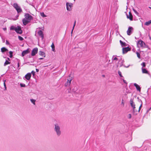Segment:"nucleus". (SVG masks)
<instances>
[{
  "instance_id": "20e7f679",
  "label": "nucleus",
  "mask_w": 151,
  "mask_h": 151,
  "mask_svg": "<svg viewBox=\"0 0 151 151\" xmlns=\"http://www.w3.org/2000/svg\"><path fill=\"white\" fill-rule=\"evenodd\" d=\"M69 78L68 79L67 81L65 83V87H68L70 86L71 84V81L73 78L70 77V75L69 76Z\"/></svg>"
},
{
  "instance_id": "5fc2aeb1",
  "label": "nucleus",
  "mask_w": 151,
  "mask_h": 151,
  "mask_svg": "<svg viewBox=\"0 0 151 151\" xmlns=\"http://www.w3.org/2000/svg\"><path fill=\"white\" fill-rule=\"evenodd\" d=\"M7 59H8V60H10V59H9V58H7Z\"/></svg>"
},
{
  "instance_id": "13d9d810",
  "label": "nucleus",
  "mask_w": 151,
  "mask_h": 151,
  "mask_svg": "<svg viewBox=\"0 0 151 151\" xmlns=\"http://www.w3.org/2000/svg\"><path fill=\"white\" fill-rule=\"evenodd\" d=\"M151 109V108L150 109Z\"/></svg>"
},
{
  "instance_id": "864d4df0",
  "label": "nucleus",
  "mask_w": 151,
  "mask_h": 151,
  "mask_svg": "<svg viewBox=\"0 0 151 151\" xmlns=\"http://www.w3.org/2000/svg\"><path fill=\"white\" fill-rule=\"evenodd\" d=\"M38 29H42V28H41V27H39L38 28Z\"/></svg>"
},
{
  "instance_id": "7ed1b4c3",
  "label": "nucleus",
  "mask_w": 151,
  "mask_h": 151,
  "mask_svg": "<svg viewBox=\"0 0 151 151\" xmlns=\"http://www.w3.org/2000/svg\"><path fill=\"white\" fill-rule=\"evenodd\" d=\"M13 6L14 8H15L16 10L18 13L21 12L22 11V9L19 6H18L17 3H15L14 4Z\"/></svg>"
},
{
  "instance_id": "603ef678",
  "label": "nucleus",
  "mask_w": 151,
  "mask_h": 151,
  "mask_svg": "<svg viewBox=\"0 0 151 151\" xmlns=\"http://www.w3.org/2000/svg\"><path fill=\"white\" fill-rule=\"evenodd\" d=\"M19 14H18L17 15V17H18L19 16Z\"/></svg>"
},
{
  "instance_id": "6e6d98bb",
  "label": "nucleus",
  "mask_w": 151,
  "mask_h": 151,
  "mask_svg": "<svg viewBox=\"0 0 151 151\" xmlns=\"http://www.w3.org/2000/svg\"><path fill=\"white\" fill-rule=\"evenodd\" d=\"M47 66H48L47 65V66H44L43 67H45Z\"/></svg>"
},
{
  "instance_id": "bb28decb",
  "label": "nucleus",
  "mask_w": 151,
  "mask_h": 151,
  "mask_svg": "<svg viewBox=\"0 0 151 151\" xmlns=\"http://www.w3.org/2000/svg\"><path fill=\"white\" fill-rule=\"evenodd\" d=\"M112 59V60H119L118 58L115 57L114 56H113Z\"/></svg>"
},
{
  "instance_id": "4468645a",
  "label": "nucleus",
  "mask_w": 151,
  "mask_h": 151,
  "mask_svg": "<svg viewBox=\"0 0 151 151\" xmlns=\"http://www.w3.org/2000/svg\"><path fill=\"white\" fill-rule=\"evenodd\" d=\"M38 35L42 38V40L44 38V34L42 30H40L38 32Z\"/></svg>"
},
{
  "instance_id": "c9c22d12",
  "label": "nucleus",
  "mask_w": 151,
  "mask_h": 151,
  "mask_svg": "<svg viewBox=\"0 0 151 151\" xmlns=\"http://www.w3.org/2000/svg\"><path fill=\"white\" fill-rule=\"evenodd\" d=\"M141 65L142 66V67H145L146 66L145 63L143 62L141 64Z\"/></svg>"
},
{
  "instance_id": "cd10ccee",
  "label": "nucleus",
  "mask_w": 151,
  "mask_h": 151,
  "mask_svg": "<svg viewBox=\"0 0 151 151\" xmlns=\"http://www.w3.org/2000/svg\"><path fill=\"white\" fill-rule=\"evenodd\" d=\"M10 63V62H9V61H8L7 60H6L5 62L4 63V66H5L6 65H8Z\"/></svg>"
},
{
  "instance_id": "b1692460",
  "label": "nucleus",
  "mask_w": 151,
  "mask_h": 151,
  "mask_svg": "<svg viewBox=\"0 0 151 151\" xmlns=\"http://www.w3.org/2000/svg\"><path fill=\"white\" fill-rule=\"evenodd\" d=\"M51 47L52 48V50L53 51L55 52V46L53 42L52 43V44L51 45Z\"/></svg>"
},
{
  "instance_id": "79ce46f5",
  "label": "nucleus",
  "mask_w": 151,
  "mask_h": 151,
  "mask_svg": "<svg viewBox=\"0 0 151 151\" xmlns=\"http://www.w3.org/2000/svg\"><path fill=\"white\" fill-rule=\"evenodd\" d=\"M31 73L34 76L35 75V72L34 71H32L31 72Z\"/></svg>"
},
{
  "instance_id": "f3484780",
  "label": "nucleus",
  "mask_w": 151,
  "mask_h": 151,
  "mask_svg": "<svg viewBox=\"0 0 151 151\" xmlns=\"http://www.w3.org/2000/svg\"><path fill=\"white\" fill-rule=\"evenodd\" d=\"M123 60H119V61L118 62V65H117V67H121L122 65H123Z\"/></svg>"
},
{
  "instance_id": "f704fd0d",
  "label": "nucleus",
  "mask_w": 151,
  "mask_h": 151,
  "mask_svg": "<svg viewBox=\"0 0 151 151\" xmlns=\"http://www.w3.org/2000/svg\"><path fill=\"white\" fill-rule=\"evenodd\" d=\"M140 101L141 102V104L140 105V106L139 107V111H139L140 110V109H141V107L142 106V101Z\"/></svg>"
},
{
  "instance_id": "5701e85b",
  "label": "nucleus",
  "mask_w": 151,
  "mask_h": 151,
  "mask_svg": "<svg viewBox=\"0 0 151 151\" xmlns=\"http://www.w3.org/2000/svg\"><path fill=\"white\" fill-rule=\"evenodd\" d=\"M151 24V20H150L148 22H146L145 23V25L146 26H148Z\"/></svg>"
},
{
  "instance_id": "a211bd4d",
  "label": "nucleus",
  "mask_w": 151,
  "mask_h": 151,
  "mask_svg": "<svg viewBox=\"0 0 151 151\" xmlns=\"http://www.w3.org/2000/svg\"><path fill=\"white\" fill-rule=\"evenodd\" d=\"M78 88V87L77 86H74V88L72 89V92L74 93H75Z\"/></svg>"
},
{
  "instance_id": "39448f33",
  "label": "nucleus",
  "mask_w": 151,
  "mask_h": 151,
  "mask_svg": "<svg viewBox=\"0 0 151 151\" xmlns=\"http://www.w3.org/2000/svg\"><path fill=\"white\" fill-rule=\"evenodd\" d=\"M137 44L139 47H145V43L142 40L138 41Z\"/></svg>"
},
{
  "instance_id": "a878e982",
  "label": "nucleus",
  "mask_w": 151,
  "mask_h": 151,
  "mask_svg": "<svg viewBox=\"0 0 151 151\" xmlns=\"http://www.w3.org/2000/svg\"><path fill=\"white\" fill-rule=\"evenodd\" d=\"M17 27H15L14 26H11L10 28V29L11 30H14L15 31V29Z\"/></svg>"
},
{
  "instance_id": "f257e3e1",
  "label": "nucleus",
  "mask_w": 151,
  "mask_h": 151,
  "mask_svg": "<svg viewBox=\"0 0 151 151\" xmlns=\"http://www.w3.org/2000/svg\"><path fill=\"white\" fill-rule=\"evenodd\" d=\"M25 18L22 20L23 24L26 25L33 19L32 17L28 13H26L24 15Z\"/></svg>"
},
{
  "instance_id": "9b49d317",
  "label": "nucleus",
  "mask_w": 151,
  "mask_h": 151,
  "mask_svg": "<svg viewBox=\"0 0 151 151\" xmlns=\"http://www.w3.org/2000/svg\"><path fill=\"white\" fill-rule=\"evenodd\" d=\"M133 30V28L132 27H128V29L127 31V34L130 35L132 33V31Z\"/></svg>"
},
{
  "instance_id": "4c0bfd02",
  "label": "nucleus",
  "mask_w": 151,
  "mask_h": 151,
  "mask_svg": "<svg viewBox=\"0 0 151 151\" xmlns=\"http://www.w3.org/2000/svg\"><path fill=\"white\" fill-rule=\"evenodd\" d=\"M133 10L134 11V13L135 14H136L137 15L139 14L134 9H133Z\"/></svg>"
},
{
  "instance_id": "3c124183",
  "label": "nucleus",
  "mask_w": 151,
  "mask_h": 151,
  "mask_svg": "<svg viewBox=\"0 0 151 151\" xmlns=\"http://www.w3.org/2000/svg\"><path fill=\"white\" fill-rule=\"evenodd\" d=\"M43 59V58H40L39 59V60H40V59Z\"/></svg>"
},
{
  "instance_id": "c85d7f7f",
  "label": "nucleus",
  "mask_w": 151,
  "mask_h": 151,
  "mask_svg": "<svg viewBox=\"0 0 151 151\" xmlns=\"http://www.w3.org/2000/svg\"><path fill=\"white\" fill-rule=\"evenodd\" d=\"M40 15L43 17H46V16L44 14V12L40 13Z\"/></svg>"
},
{
  "instance_id": "a19ab883",
  "label": "nucleus",
  "mask_w": 151,
  "mask_h": 151,
  "mask_svg": "<svg viewBox=\"0 0 151 151\" xmlns=\"http://www.w3.org/2000/svg\"><path fill=\"white\" fill-rule=\"evenodd\" d=\"M5 81H6V80H4V88H5V90H6V84L5 83Z\"/></svg>"
},
{
  "instance_id": "4d7b16f0",
  "label": "nucleus",
  "mask_w": 151,
  "mask_h": 151,
  "mask_svg": "<svg viewBox=\"0 0 151 151\" xmlns=\"http://www.w3.org/2000/svg\"><path fill=\"white\" fill-rule=\"evenodd\" d=\"M149 7V8H150V9H151V7Z\"/></svg>"
},
{
  "instance_id": "ddd939ff",
  "label": "nucleus",
  "mask_w": 151,
  "mask_h": 151,
  "mask_svg": "<svg viewBox=\"0 0 151 151\" xmlns=\"http://www.w3.org/2000/svg\"><path fill=\"white\" fill-rule=\"evenodd\" d=\"M31 76V73H28L25 75V78L27 80H29L30 79Z\"/></svg>"
},
{
  "instance_id": "aec40b11",
  "label": "nucleus",
  "mask_w": 151,
  "mask_h": 151,
  "mask_svg": "<svg viewBox=\"0 0 151 151\" xmlns=\"http://www.w3.org/2000/svg\"><path fill=\"white\" fill-rule=\"evenodd\" d=\"M119 42L122 47H125L127 46V44L125 42H123L121 40H120Z\"/></svg>"
},
{
  "instance_id": "a18cd8bd",
  "label": "nucleus",
  "mask_w": 151,
  "mask_h": 151,
  "mask_svg": "<svg viewBox=\"0 0 151 151\" xmlns=\"http://www.w3.org/2000/svg\"><path fill=\"white\" fill-rule=\"evenodd\" d=\"M123 81L124 82V83H126V84H127V82H126V81L125 80H124V79H123Z\"/></svg>"
},
{
  "instance_id": "58836bf2",
  "label": "nucleus",
  "mask_w": 151,
  "mask_h": 151,
  "mask_svg": "<svg viewBox=\"0 0 151 151\" xmlns=\"http://www.w3.org/2000/svg\"><path fill=\"white\" fill-rule=\"evenodd\" d=\"M127 117L128 118V119H131L132 117V115H131V114H128L127 116Z\"/></svg>"
},
{
  "instance_id": "8fccbe9b",
  "label": "nucleus",
  "mask_w": 151,
  "mask_h": 151,
  "mask_svg": "<svg viewBox=\"0 0 151 151\" xmlns=\"http://www.w3.org/2000/svg\"><path fill=\"white\" fill-rule=\"evenodd\" d=\"M17 65H18V67H19V63L17 64Z\"/></svg>"
},
{
  "instance_id": "c03bdc74",
  "label": "nucleus",
  "mask_w": 151,
  "mask_h": 151,
  "mask_svg": "<svg viewBox=\"0 0 151 151\" xmlns=\"http://www.w3.org/2000/svg\"><path fill=\"white\" fill-rule=\"evenodd\" d=\"M6 45H9V42L7 40H6Z\"/></svg>"
},
{
  "instance_id": "6e6552de",
  "label": "nucleus",
  "mask_w": 151,
  "mask_h": 151,
  "mask_svg": "<svg viewBox=\"0 0 151 151\" xmlns=\"http://www.w3.org/2000/svg\"><path fill=\"white\" fill-rule=\"evenodd\" d=\"M131 49L129 47H124L122 48V52L123 54L126 53L128 51L130 50Z\"/></svg>"
},
{
  "instance_id": "473e14b6",
  "label": "nucleus",
  "mask_w": 151,
  "mask_h": 151,
  "mask_svg": "<svg viewBox=\"0 0 151 151\" xmlns=\"http://www.w3.org/2000/svg\"><path fill=\"white\" fill-rule=\"evenodd\" d=\"M136 54H137V57L139 58H140V54L138 52H136Z\"/></svg>"
},
{
  "instance_id": "e433bc0d",
  "label": "nucleus",
  "mask_w": 151,
  "mask_h": 151,
  "mask_svg": "<svg viewBox=\"0 0 151 151\" xmlns=\"http://www.w3.org/2000/svg\"><path fill=\"white\" fill-rule=\"evenodd\" d=\"M18 38L19 39V40L21 41H22L23 40V38L21 37L20 36H18Z\"/></svg>"
},
{
  "instance_id": "2eb2a0df",
  "label": "nucleus",
  "mask_w": 151,
  "mask_h": 151,
  "mask_svg": "<svg viewBox=\"0 0 151 151\" xmlns=\"http://www.w3.org/2000/svg\"><path fill=\"white\" fill-rule=\"evenodd\" d=\"M134 86L136 87L137 90L139 92L141 91V88L136 83H134Z\"/></svg>"
},
{
  "instance_id": "1a4fd4ad",
  "label": "nucleus",
  "mask_w": 151,
  "mask_h": 151,
  "mask_svg": "<svg viewBox=\"0 0 151 151\" xmlns=\"http://www.w3.org/2000/svg\"><path fill=\"white\" fill-rule=\"evenodd\" d=\"M15 31L16 32L19 34H22V31L21 30L20 27L19 26H17V28H16L15 29Z\"/></svg>"
},
{
  "instance_id": "393cba45",
  "label": "nucleus",
  "mask_w": 151,
  "mask_h": 151,
  "mask_svg": "<svg viewBox=\"0 0 151 151\" xmlns=\"http://www.w3.org/2000/svg\"><path fill=\"white\" fill-rule=\"evenodd\" d=\"M39 53L40 55L42 56L44 55V57H45V54L43 52L41 51H40L39 52Z\"/></svg>"
},
{
  "instance_id": "9d476101",
  "label": "nucleus",
  "mask_w": 151,
  "mask_h": 151,
  "mask_svg": "<svg viewBox=\"0 0 151 151\" xmlns=\"http://www.w3.org/2000/svg\"><path fill=\"white\" fill-rule=\"evenodd\" d=\"M130 103L131 104V105L132 107L133 108V110L134 112L135 111V104L134 103V102L133 101V100L132 99H131L130 100Z\"/></svg>"
},
{
  "instance_id": "f03ea898",
  "label": "nucleus",
  "mask_w": 151,
  "mask_h": 151,
  "mask_svg": "<svg viewBox=\"0 0 151 151\" xmlns=\"http://www.w3.org/2000/svg\"><path fill=\"white\" fill-rule=\"evenodd\" d=\"M54 130L58 136L59 137L61 134L62 132L60 130V126L59 124L56 123L55 124Z\"/></svg>"
},
{
  "instance_id": "2f4dec72",
  "label": "nucleus",
  "mask_w": 151,
  "mask_h": 151,
  "mask_svg": "<svg viewBox=\"0 0 151 151\" xmlns=\"http://www.w3.org/2000/svg\"><path fill=\"white\" fill-rule=\"evenodd\" d=\"M76 21H75V22H74V24H73V29H72V31H71V33H72V32H73V29H74V27H75V25H76Z\"/></svg>"
},
{
  "instance_id": "72a5a7b5",
  "label": "nucleus",
  "mask_w": 151,
  "mask_h": 151,
  "mask_svg": "<svg viewBox=\"0 0 151 151\" xmlns=\"http://www.w3.org/2000/svg\"><path fill=\"white\" fill-rule=\"evenodd\" d=\"M118 73L121 77H123L122 74V73L119 70L118 71Z\"/></svg>"
},
{
  "instance_id": "0eeeda50",
  "label": "nucleus",
  "mask_w": 151,
  "mask_h": 151,
  "mask_svg": "<svg viewBox=\"0 0 151 151\" xmlns=\"http://www.w3.org/2000/svg\"><path fill=\"white\" fill-rule=\"evenodd\" d=\"M38 52V48L37 47L33 49L31 55L32 56H35Z\"/></svg>"
},
{
  "instance_id": "09e8293b",
  "label": "nucleus",
  "mask_w": 151,
  "mask_h": 151,
  "mask_svg": "<svg viewBox=\"0 0 151 151\" xmlns=\"http://www.w3.org/2000/svg\"><path fill=\"white\" fill-rule=\"evenodd\" d=\"M102 76L104 78L105 77V76L104 75H102Z\"/></svg>"
},
{
  "instance_id": "49530a36",
  "label": "nucleus",
  "mask_w": 151,
  "mask_h": 151,
  "mask_svg": "<svg viewBox=\"0 0 151 151\" xmlns=\"http://www.w3.org/2000/svg\"><path fill=\"white\" fill-rule=\"evenodd\" d=\"M3 29L4 30V31H6V27L5 28H3Z\"/></svg>"
},
{
  "instance_id": "6ab92c4d",
  "label": "nucleus",
  "mask_w": 151,
  "mask_h": 151,
  "mask_svg": "<svg viewBox=\"0 0 151 151\" xmlns=\"http://www.w3.org/2000/svg\"><path fill=\"white\" fill-rule=\"evenodd\" d=\"M82 92V90L81 89V88H79L78 89L77 91H76L75 94H81Z\"/></svg>"
},
{
  "instance_id": "423d86ee",
  "label": "nucleus",
  "mask_w": 151,
  "mask_h": 151,
  "mask_svg": "<svg viewBox=\"0 0 151 151\" xmlns=\"http://www.w3.org/2000/svg\"><path fill=\"white\" fill-rule=\"evenodd\" d=\"M72 4L67 2L66 3V9L67 10L69 11H71L72 10Z\"/></svg>"
},
{
  "instance_id": "412c9836",
  "label": "nucleus",
  "mask_w": 151,
  "mask_h": 151,
  "mask_svg": "<svg viewBox=\"0 0 151 151\" xmlns=\"http://www.w3.org/2000/svg\"><path fill=\"white\" fill-rule=\"evenodd\" d=\"M1 51L2 52H4L7 51H8V50L5 47H2L1 49Z\"/></svg>"
},
{
  "instance_id": "ea45409f",
  "label": "nucleus",
  "mask_w": 151,
  "mask_h": 151,
  "mask_svg": "<svg viewBox=\"0 0 151 151\" xmlns=\"http://www.w3.org/2000/svg\"><path fill=\"white\" fill-rule=\"evenodd\" d=\"M20 86L21 87H25V85L24 84H22V83H21L20 84Z\"/></svg>"
},
{
  "instance_id": "f8f14e48",
  "label": "nucleus",
  "mask_w": 151,
  "mask_h": 151,
  "mask_svg": "<svg viewBox=\"0 0 151 151\" xmlns=\"http://www.w3.org/2000/svg\"><path fill=\"white\" fill-rule=\"evenodd\" d=\"M29 52V49H27V50L23 51L22 53V56H24L25 55Z\"/></svg>"
},
{
  "instance_id": "dca6fc26",
  "label": "nucleus",
  "mask_w": 151,
  "mask_h": 151,
  "mask_svg": "<svg viewBox=\"0 0 151 151\" xmlns=\"http://www.w3.org/2000/svg\"><path fill=\"white\" fill-rule=\"evenodd\" d=\"M127 18L129 19L130 20H132L133 16L130 12H129V15H127Z\"/></svg>"
},
{
  "instance_id": "37998d69",
  "label": "nucleus",
  "mask_w": 151,
  "mask_h": 151,
  "mask_svg": "<svg viewBox=\"0 0 151 151\" xmlns=\"http://www.w3.org/2000/svg\"><path fill=\"white\" fill-rule=\"evenodd\" d=\"M122 104H123V106H124V100H122Z\"/></svg>"
},
{
  "instance_id": "de8ad7c7",
  "label": "nucleus",
  "mask_w": 151,
  "mask_h": 151,
  "mask_svg": "<svg viewBox=\"0 0 151 151\" xmlns=\"http://www.w3.org/2000/svg\"><path fill=\"white\" fill-rule=\"evenodd\" d=\"M36 72H39V70H38V69H36Z\"/></svg>"
},
{
  "instance_id": "bf43d9fd",
  "label": "nucleus",
  "mask_w": 151,
  "mask_h": 151,
  "mask_svg": "<svg viewBox=\"0 0 151 151\" xmlns=\"http://www.w3.org/2000/svg\"><path fill=\"white\" fill-rule=\"evenodd\" d=\"M74 1H75V0H74Z\"/></svg>"
},
{
  "instance_id": "c756f323",
  "label": "nucleus",
  "mask_w": 151,
  "mask_h": 151,
  "mask_svg": "<svg viewBox=\"0 0 151 151\" xmlns=\"http://www.w3.org/2000/svg\"><path fill=\"white\" fill-rule=\"evenodd\" d=\"M9 54L10 55L9 57L10 58H12V54H13V52L11 51H10L9 52Z\"/></svg>"
},
{
  "instance_id": "4be33fe9",
  "label": "nucleus",
  "mask_w": 151,
  "mask_h": 151,
  "mask_svg": "<svg viewBox=\"0 0 151 151\" xmlns=\"http://www.w3.org/2000/svg\"><path fill=\"white\" fill-rule=\"evenodd\" d=\"M142 72L143 73H148V71L146 70V69L145 68H142Z\"/></svg>"
},
{
  "instance_id": "7c9ffc66",
  "label": "nucleus",
  "mask_w": 151,
  "mask_h": 151,
  "mask_svg": "<svg viewBox=\"0 0 151 151\" xmlns=\"http://www.w3.org/2000/svg\"><path fill=\"white\" fill-rule=\"evenodd\" d=\"M30 101L32 103H33L34 105H35V100L33 99H30Z\"/></svg>"
}]
</instances>
